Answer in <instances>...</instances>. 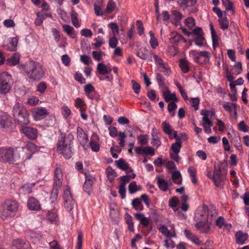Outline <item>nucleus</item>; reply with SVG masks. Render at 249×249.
I'll list each match as a JSON object with an SVG mask.
<instances>
[{"label":"nucleus","mask_w":249,"mask_h":249,"mask_svg":"<svg viewBox=\"0 0 249 249\" xmlns=\"http://www.w3.org/2000/svg\"><path fill=\"white\" fill-rule=\"evenodd\" d=\"M216 215V210L214 207L208 208L205 205L200 206L197 209L194 217L196 222V228L201 232H207L210 229V224Z\"/></svg>","instance_id":"1"},{"label":"nucleus","mask_w":249,"mask_h":249,"mask_svg":"<svg viewBox=\"0 0 249 249\" xmlns=\"http://www.w3.org/2000/svg\"><path fill=\"white\" fill-rule=\"evenodd\" d=\"M74 136L70 133L67 135H61L57 143V151L65 158L70 159L73 154V141Z\"/></svg>","instance_id":"2"},{"label":"nucleus","mask_w":249,"mask_h":249,"mask_svg":"<svg viewBox=\"0 0 249 249\" xmlns=\"http://www.w3.org/2000/svg\"><path fill=\"white\" fill-rule=\"evenodd\" d=\"M28 77L34 81L40 80L44 75L42 65L37 62L30 61L22 66Z\"/></svg>","instance_id":"3"},{"label":"nucleus","mask_w":249,"mask_h":249,"mask_svg":"<svg viewBox=\"0 0 249 249\" xmlns=\"http://www.w3.org/2000/svg\"><path fill=\"white\" fill-rule=\"evenodd\" d=\"M18 207V203L16 201L6 200L0 206V217L4 220L14 217Z\"/></svg>","instance_id":"4"},{"label":"nucleus","mask_w":249,"mask_h":249,"mask_svg":"<svg viewBox=\"0 0 249 249\" xmlns=\"http://www.w3.org/2000/svg\"><path fill=\"white\" fill-rule=\"evenodd\" d=\"M12 115L15 121H17L18 124L27 125L30 123L28 111L19 102L16 103L13 106Z\"/></svg>","instance_id":"5"},{"label":"nucleus","mask_w":249,"mask_h":249,"mask_svg":"<svg viewBox=\"0 0 249 249\" xmlns=\"http://www.w3.org/2000/svg\"><path fill=\"white\" fill-rule=\"evenodd\" d=\"M13 85L11 75L7 72L3 71L0 73V93L6 94L11 89Z\"/></svg>","instance_id":"6"},{"label":"nucleus","mask_w":249,"mask_h":249,"mask_svg":"<svg viewBox=\"0 0 249 249\" xmlns=\"http://www.w3.org/2000/svg\"><path fill=\"white\" fill-rule=\"evenodd\" d=\"M189 54L196 62L199 64H207L210 61V55L207 51L197 52L192 50L189 52Z\"/></svg>","instance_id":"7"},{"label":"nucleus","mask_w":249,"mask_h":249,"mask_svg":"<svg viewBox=\"0 0 249 249\" xmlns=\"http://www.w3.org/2000/svg\"><path fill=\"white\" fill-rule=\"evenodd\" d=\"M64 206L66 211L72 213L75 207V202L70 192V187L67 185L64 190L63 195Z\"/></svg>","instance_id":"8"},{"label":"nucleus","mask_w":249,"mask_h":249,"mask_svg":"<svg viewBox=\"0 0 249 249\" xmlns=\"http://www.w3.org/2000/svg\"><path fill=\"white\" fill-rule=\"evenodd\" d=\"M226 180V175L222 174L220 167L215 165L213 176V180L215 185L217 187H221L223 186Z\"/></svg>","instance_id":"9"},{"label":"nucleus","mask_w":249,"mask_h":249,"mask_svg":"<svg viewBox=\"0 0 249 249\" xmlns=\"http://www.w3.org/2000/svg\"><path fill=\"white\" fill-rule=\"evenodd\" d=\"M14 149L11 147H3L0 148V161L2 162H12L14 161Z\"/></svg>","instance_id":"10"},{"label":"nucleus","mask_w":249,"mask_h":249,"mask_svg":"<svg viewBox=\"0 0 249 249\" xmlns=\"http://www.w3.org/2000/svg\"><path fill=\"white\" fill-rule=\"evenodd\" d=\"M228 135L231 142L239 151L242 152V145L239 133L237 131L232 130L231 133H228Z\"/></svg>","instance_id":"11"},{"label":"nucleus","mask_w":249,"mask_h":249,"mask_svg":"<svg viewBox=\"0 0 249 249\" xmlns=\"http://www.w3.org/2000/svg\"><path fill=\"white\" fill-rule=\"evenodd\" d=\"M222 106L226 111L230 113V115L232 118L235 120L237 119L238 115L237 105L236 104L227 102L224 103Z\"/></svg>","instance_id":"12"},{"label":"nucleus","mask_w":249,"mask_h":249,"mask_svg":"<svg viewBox=\"0 0 249 249\" xmlns=\"http://www.w3.org/2000/svg\"><path fill=\"white\" fill-rule=\"evenodd\" d=\"M77 138L81 145L84 149L87 150L89 148L88 137L84 130L80 127L77 128Z\"/></svg>","instance_id":"13"},{"label":"nucleus","mask_w":249,"mask_h":249,"mask_svg":"<svg viewBox=\"0 0 249 249\" xmlns=\"http://www.w3.org/2000/svg\"><path fill=\"white\" fill-rule=\"evenodd\" d=\"M12 122L11 116L6 113H2L0 115V126L6 130L10 129Z\"/></svg>","instance_id":"14"},{"label":"nucleus","mask_w":249,"mask_h":249,"mask_svg":"<svg viewBox=\"0 0 249 249\" xmlns=\"http://www.w3.org/2000/svg\"><path fill=\"white\" fill-rule=\"evenodd\" d=\"M63 181V173L62 169L57 167L54 171L53 186L61 188Z\"/></svg>","instance_id":"15"},{"label":"nucleus","mask_w":249,"mask_h":249,"mask_svg":"<svg viewBox=\"0 0 249 249\" xmlns=\"http://www.w3.org/2000/svg\"><path fill=\"white\" fill-rule=\"evenodd\" d=\"M32 113L34 118L36 121L42 119L48 114L47 110L43 107L34 108L32 111Z\"/></svg>","instance_id":"16"},{"label":"nucleus","mask_w":249,"mask_h":249,"mask_svg":"<svg viewBox=\"0 0 249 249\" xmlns=\"http://www.w3.org/2000/svg\"><path fill=\"white\" fill-rule=\"evenodd\" d=\"M161 126L164 133L169 136L170 139L177 138V131L172 129L169 123L164 121L161 124Z\"/></svg>","instance_id":"17"},{"label":"nucleus","mask_w":249,"mask_h":249,"mask_svg":"<svg viewBox=\"0 0 249 249\" xmlns=\"http://www.w3.org/2000/svg\"><path fill=\"white\" fill-rule=\"evenodd\" d=\"M21 131L29 139H35L37 136L36 129L30 126H23Z\"/></svg>","instance_id":"18"},{"label":"nucleus","mask_w":249,"mask_h":249,"mask_svg":"<svg viewBox=\"0 0 249 249\" xmlns=\"http://www.w3.org/2000/svg\"><path fill=\"white\" fill-rule=\"evenodd\" d=\"M29 244L24 240L17 239L14 240L11 245V249H28Z\"/></svg>","instance_id":"19"},{"label":"nucleus","mask_w":249,"mask_h":249,"mask_svg":"<svg viewBox=\"0 0 249 249\" xmlns=\"http://www.w3.org/2000/svg\"><path fill=\"white\" fill-rule=\"evenodd\" d=\"M163 97L165 101L167 102L173 101V102H178L175 93H171L168 88H164V89L161 90Z\"/></svg>","instance_id":"20"},{"label":"nucleus","mask_w":249,"mask_h":249,"mask_svg":"<svg viewBox=\"0 0 249 249\" xmlns=\"http://www.w3.org/2000/svg\"><path fill=\"white\" fill-rule=\"evenodd\" d=\"M27 206L30 210L32 211H39L41 209L39 202L33 197H31L29 198Z\"/></svg>","instance_id":"21"},{"label":"nucleus","mask_w":249,"mask_h":249,"mask_svg":"<svg viewBox=\"0 0 249 249\" xmlns=\"http://www.w3.org/2000/svg\"><path fill=\"white\" fill-rule=\"evenodd\" d=\"M184 234L186 238L194 244L196 245H200L202 244V242L199 239L198 237L190 231L185 230L184 231Z\"/></svg>","instance_id":"22"},{"label":"nucleus","mask_w":249,"mask_h":249,"mask_svg":"<svg viewBox=\"0 0 249 249\" xmlns=\"http://www.w3.org/2000/svg\"><path fill=\"white\" fill-rule=\"evenodd\" d=\"M117 166L127 173L133 172V170L129 167V164L126 163L123 159H120L118 160L115 161Z\"/></svg>","instance_id":"23"},{"label":"nucleus","mask_w":249,"mask_h":249,"mask_svg":"<svg viewBox=\"0 0 249 249\" xmlns=\"http://www.w3.org/2000/svg\"><path fill=\"white\" fill-rule=\"evenodd\" d=\"M97 71L101 75L110 74L111 71V69L110 67L102 63H99L97 66Z\"/></svg>","instance_id":"24"},{"label":"nucleus","mask_w":249,"mask_h":249,"mask_svg":"<svg viewBox=\"0 0 249 249\" xmlns=\"http://www.w3.org/2000/svg\"><path fill=\"white\" fill-rule=\"evenodd\" d=\"M136 55L141 59L143 60H147L149 61H152V57L148 50L144 48L140 52L137 53Z\"/></svg>","instance_id":"25"},{"label":"nucleus","mask_w":249,"mask_h":249,"mask_svg":"<svg viewBox=\"0 0 249 249\" xmlns=\"http://www.w3.org/2000/svg\"><path fill=\"white\" fill-rule=\"evenodd\" d=\"M135 217L143 227H147L149 224V220L143 213H137L135 214Z\"/></svg>","instance_id":"26"},{"label":"nucleus","mask_w":249,"mask_h":249,"mask_svg":"<svg viewBox=\"0 0 249 249\" xmlns=\"http://www.w3.org/2000/svg\"><path fill=\"white\" fill-rule=\"evenodd\" d=\"M62 28L64 31L71 38H75L76 37V34L72 26L67 24H64L62 25Z\"/></svg>","instance_id":"27"},{"label":"nucleus","mask_w":249,"mask_h":249,"mask_svg":"<svg viewBox=\"0 0 249 249\" xmlns=\"http://www.w3.org/2000/svg\"><path fill=\"white\" fill-rule=\"evenodd\" d=\"M18 39L17 37H13L11 39V41L7 45H4L3 47L5 49L10 51H14L16 50L17 47Z\"/></svg>","instance_id":"28"},{"label":"nucleus","mask_w":249,"mask_h":249,"mask_svg":"<svg viewBox=\"0 0 249 249\" xmlns=\"http://www.w3.org/2000/svg\"><path fill=\"white\" fill-rule=\"evenodd\" d=\"M236 242L238 244L243 245L248 238L247 234L243 233L242 231H239L236 233Z\"/></svg>","instance_id":"29"},{"label":"nucleus","mask_w":249,"mask_h":249,"mask_svg":"<svg viewBox=\"0 0 249 249\" xmlns=\"http://www.w3.org/2000/svg\"><path fill=\"white\" fill-rule=\"evenodd\" d=\"M157 183L159 188L162 191H166L168 189V183L163 178L157 177Z\"/></svg>","instance_id":"30"},{"label":"nucleus","mask_w":249,"mask_h":249,"mask_svg":"<svg viewBox=\"0 0 249 249\" xmlns=\"http://www.w3.org/2000/svg\"><path fill=\"white\" fill-rule=\"evenodd\" d=\"M177 142L171 145V149L174 153H179L181 146V141L178 137L175 138Z\"/></svg>","instance_id":"31"},{"label":"nucleus","mask_w":249,"mask_h":249,"mask_svg":"<svg viewBox=\"0 0 249 249\" xmlns=\"http://www.w3.org/2000/svg\"><path fill=\"white\" fill-rule=\"evenodd\" d=\"M106 172L108 180L110 182H112L116 177V173L110 166L107 168Z\"/></svg>","instance_id":"32"},{"label":"nucleus","mask_w":249,"mask_h":249,"mask_svg":"<svg viewBox=\"0 0 249 249\" xmlns=\"http://www.w3.org/2000/svg\"><path fill=\"white\" fill-rule=\"evenodd\" d=\"M210 30L213 40V48L216 47L218 45V37L215 32L212 24L210 25Z\"/></svg>","instance_id":"33"},{"label":"nucleus","mask_w":249,"mask_h":249,"mask_svg":"<svg viewBox=\"0 0 249 249\" xmlns=\"http://www.w3.org/2000/svg\"><path fill=\"white\" fill-rule=\"evenodd\" d=\"M197 0H178V2L180 6L186 8L194 5Z\"/></svg>","instance_id":"34"},{"label":"nucleus","mask_w":249,"mask_h":249,"mask_svg":"<svg viewBox=\"0 0 249 249\" xmlns=\"http://www.w3.org/2000/svg\"><path fill=\"white\" fill-rule=\"evenodd\" d=\"M125 220L128 225V230L133 232L134 231V223L132 216L128 213H126L125 214Z\"/></svg>","instance_id":"35"},{"label":"nucleus","mask_w":249,"mask_h":249,"mask_svg":"<svg viewBox=\"0 0 249 249\" xmlns=\"http://www.w3.org/2000/svg\"><path fill=\"white\" fill-rule=\"evenodd\" d=\"M71 22L73 25L76 27L78 28L80 26V23L78 19V14L74 11L72 10L71 14Z\"/></svg>","instance_id":"36"},{"label":"nucleus","mask_w":249,"mask_h":249,"mask_svg":"<svg viewBox=\"0 0 249 249\" xmlns=\"http://www.w3.org/2000/svg\"><path fill=\"white\" fill-rule=\"evenodd\" d=\"M172 178L174 182L177 184H180L182 182L181 175L179 171H176L172 173Z\"/></svg>","instance_id":"37"},{"label":"nucleus","mask_w":249,"mask_h":249,"mask_svg":"<svg viewBox=\"0 0 249 249\" xmlns=\"http://www.w3.org/2000/svg\"><path fill=\"white\" fill-rule=\"evenodd\" d=\"M132 205L133 208L137 211H142L143 209L141 200L138 198H135L132 201Z\"/></svg>","instance_id":"38"},{"label":"nucleus","mask_w":249,"mask_h":249,"mask_svg":"<svg viewBox=\"0 0 249 249\" xmlns=\"http://www.w3.org/2000/svg\"><path fill=\"white\" fill-rule=\"evenodd\" d=\"M150 39L149 40L150 44L153 49H155L159 46L158 39L155 37L154 34L152 31H150L149 32Z\"/></svg>","instance_id":"39"},{"label":"nucleus","mask_w":249,"mask_h":249,"mask_svg":"<svg viewBox=\"0 0 249 249\" xmlns=\"http://www.w3.org/2000/svg\"><path fill=\"white\" fill-rule=\"evenodd\" d=\"M164 78L160 73H156V80L158 83L159 86L161 89V90L164 89V88H168L165 85Z\"/></svg>","instance_id":"40"},{"label":"nucleus","mask_w":249,"mask_h":249,"mask_svg":"<svg viewBox=\"0 0 249 249\" xmlns=\"http://www.w3.org/2000/svg\"><path fill=\"white\" fill-rule=\"evenodd\" d=\"M179 67L184 73L188 72L189 71L188 62L185 59H182L180 60Z\"/></svg>","instance_id":"41"},{"label":"nucleus","mask_w":249,"mask_h":249,"mask_svg":"<svg viewBox=\"0 0 249 249\" xmlns=\"http://www.w3.org/2000/svg\"><path fill=\"white\" fill-rule=\"evenodd\" d=\"M182 18L181 14L178 11L175 10L172 12L171 15V20L175 23L178 22Z\"/></svg>","instance_id":"42"},{"label":"nucleus","mask_w":249,"mask_h":249,"mask_svg":"<svg viewBox=\"0 0 249 249\" xmlns=\"http://www.w3.org/2000/svg\"><path fill=\"white\" fill-rule=\"evenodd\" d=\"M141 190V187L138 186L135 181L131 182L128 186V190L130 194H132Z\"/></svg>","instance_id":"43"},{"label":"nucleus","mask_w":249,"mask_h":249,"mask_svg":"<svg viewBox=\"0 0 249 249\" xmlns=\"http://www.w3.org/2000/svg\"><path fill=\"white\" fill-rule=\"evenodd\" d=\"M86 106V104L84 100L81 98L78 97L75 99V107L79 109V110L85 108V107Z\"/></svg>","instance_id":"44"},{"label":"nucleus","mask_w":249,"mask_h":249,"mask_svg":"<svg viewBox=\"0 0 249 249\" xmlns=\"http://www.w3.org/2000/svg\"><path fill=\"white\" fill-rule=\"evenodd\" d=\"M173 36L170 37V40L171 43H177L183 39V36L178 33H172Z\"/></svg>","instance_id":"45"},{"label":"nucleus","mask_w":249,"mask_h":249,"mask_svg":"<svg viewBox=\"0 0 249 249\" xmlns=\"http://www.w3.org/2000/svg\"><path fill=\"white\" fill-rule=\"evenodd\" d=\"M19 60V56L18 54H14L8 59V62L9 65L14 66L16 65Z\"/></svg>","instance_id":"46"},{"label":"nucleus","mask_w":249,"mask_h":249,"mask_svg":"<svg viewBox=\"0 0 249 249\" xmlns=\"http://www.w3.org/2000/svg\"><path fill=\"white\" fill-rule=\"evenodd\" d=\"M219 23L220 28L223 30L227 29L229 27V21L226 17L220 18Z\"/></svg>","instance_id":"47"},{"label":"nucleus","mask_w":249,"mask_h":249,"mask_svg":"<svg viewBox=\"0 0 249 249\" xmlns=\"http://www.w3.org/2000/svg\"><path fill=\"white\" fill-rule=\"evenodd\" d=\"M119 138V144L122 147H124L125 145V139L126 137V135L123 132H120L118 134Z\"/></svg>","instance_id":"48"},{"label":"nucleus","mask_w":249,"mask_h":249,"mask_svg":"<svg viewBox=\"0 0 249 249\" xmlns=\"http://www.w3.org/2000/svg\"><path fill=\"white\" fill-rule=\"evenodd\" d=\"M153 55L154 58L155 63L159 68H160L162 66L166 64V63L163 62V60L161 59L160 57L158 55L155 53H153Z\"/></svg>","instance_id":"49"},{"label":"nucleus","mask_w":249,"mask_h":249,"mask_svg":"<svg viewBox=\"0 0 249 249\" xmlns=\"http://www.w3.org/2000/svg\"><path fill=\"white\" fill-rule=\"evenodd\" d=\"M61 111L63 116L67 119L71 115V111L68 107L64 105L61 107Z\"/></svg>","instance_id":"50"},{"label":"nucleus","mask_w":249,"mask_h":249,"mask_svg":"<svg viewBox=\"0 0 249 249\" xmlns=\"http://www.w3.org/2000/svg\"><path fill=\"white\" fill-rule=\"evenodd\" d=\"M60 189L61 188H57L56 187L53 186L51 196V199L52 202H54L56 200Z\"/></svg>","instance_id":"51"},{"label":"nucleus","mask_w":249,"mask_h":249,"mask_svg":"<svg viewBox=\"0 0 249 249\" xmlns=\"http://www.w3.org/2000/svg\"><path fill=\"white\" fill-rule=\"evenodd\" d=\"M158 134L159 133L156 129V128L154 127L152 128V140H155L156 141H157V146H159L160 145V141L159 140L158 138Z\"/></svg>","instance_id":"52"},{"label":"nucleus","mask_w":249,"mask_h":249,"mask_svg":"<svg viewBox=\"0 0 249 249\" xmlns=\"http://www.w3.org/2000/svg\"><path fill=\"white\" fill-rule=\"evenodd\" d=\"M233 72L234 74L236 75H238L240 74L242 71V64L240 62H237L234 65L233 68Z\"/></svg>","instance_id":"53"},{"label":"nucleus","mask_w":249,"mask_h":249,"mask_svg":"<svg viewBox=\"0 0 249 249\" xmlns=\"http://www.w3.org/2000/svg\"><path fill=\"white\" fill-rule=\"evenodd\" d=\"M135 177L136 175L134 173H133L131 175L122 176L121 177V179L122 181L121 183H124V186H125L126 183L128 182L131 178H134Z\"/></svg>","instance_id":"54"},{"label":"nucleus","mask_w":249,"mask_h":249,"mask_svg":"<svg viewBox=\"0 0 249 249\" xmlns=\"http://www.w3.org/2000/svg\"><path fill=\"white\" fill-rule=\"evenodd\" d=\"M108 26L112 30L113 36H116V35L119 33V28L117 24L111 22L109 24Z\"/></svg>","instance_id":"55"},{"label":"nucleus","mask_w":249,"mask_h":249,"mask_svg":"<svg viewBox=\"0 0 249 249\" xmlns=\"http://www.w3.org/2000/svg\"><path fill=\"white\" fill-rule=\"evenodd\" d=\"M185 25L190 29H192L195 25V21L193 18H188L185 21Z\"/></svg>","instance_id":"56"},{"label":"nucleus","mask_w":249,"mask_h":249,"mask_svg":"<svg viewBox=\"0 0 249 249\" xmlns=\"http://www.w3.org/2000/svg\"><path fill=\"white\" fill-rule=\"evenodd\" d=\"M25 147L28 150L32 152H35L38 150L37 147L32 142H27Z\"/></svg>","instance_id":"57"},{"label":"nucleus","mask_w":249,"mask_h":249,"mask_svg":"<svg viewBox=\"0 0 249 249\" xmlns=\"http://www.w3.org/2000/svg\"><path fill=\"white\" fill-rule=\"evenodd\" d=\"M50 249H63L58 242L55 240L49 243Z\"/></svg>","instance_id":"58"},{"label":"nucleus","mask_w":249,"mask_h":249,"mask_svg":"<svg viewBox=\"0 0 249 249\" xmlns=\"http://www.w3.org/2000/svg\"><path fill=\"white\" fill-rule=\"evenodd\" d=\"M131 83L132 84V89H133L134 92L136 94H139L141 89L140 85L134 80L131 81Z\"/></svg>","instance_id":"59"},{"label":"nucleus","mask_w":249,"mask_h":249,"mask_svg":"<svg viewBox=\"0 0 249 249\" xmlns=\"http://www.w3.org/2000/svg\"><path fill=\"white\" fill-rule=\"evenodd\" d=\"M125 186H124V183H121L119 187V193L122 199H124L125 197Z\"/></svg>","instance_id":"60"},{"label":"nucleus","mask_w":249,"mask_h":249,"mask_svg":"<svg viewBox=\"0 0 249 249\" xmlns=\"http://www.w3.org/2000/svg\"><path fill=\"white\" fill-rule=\"evenodd\" d=\"M35 183H32L31 184H24L22 186V190L25 193H31L32 192V188L35 186Z\"/></svg>","instance_id":"61"},{"label":"nucleus","mask_w":249,"mask_h":249,"mask_svg":"<svg viewBox=\"0 0 249 249\" xmlns=\"http://www.w3.org/2000/svg\"><path fill=\"white\" fill-rule=\"evenodd\" d=\"M39 102V99L38 97L36 96H33L30 98L28 99L27 101V104L31 106H34L36 105Z\"/></svg>","instance_id":"62"},{"label":"nucleus","mask_w":249,"mask_h":249,"mask_svg":"<svg viewBox=\"0 0 249 249\" xmlns=\"http://www.w3.org/2000/svg\"><path fill=\"white\" fill-rule=\"evenodd\" d=\"M90 146L94 152H98L100 150V145L98 142L93 141H90Z\"/></svg>","instance_id":"63"},{"label":"nucleus","mask_w":249,"mask_h":249,"mask_svg":"<svg viewBox=\"0 0 249 249\" xmlns=\"http://www.w3.org/2000/svg\"><path fill=\"white\" fill-rule=\"evenodd\" d=\"M204 40V38L203 36H198L194 39V42L196 45L202 46L203 45Z\"/></svg>","instance_id":"64"}]
</instances>
